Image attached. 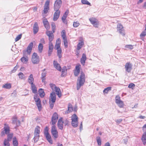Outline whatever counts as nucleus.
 I'll return each instance as SVG.
<instances>
[{
  "instance_id": "obj_20",
  "label": "nucleus",
  "mask_w": 146,
  "mask_h": 146,
  "mask_svg": "<svg viewBox=\"0 0 146 146\" xmlns=\"http://www.w3.org/2000/svg\"><path fill=\"white\" fill-rule=\"evenodd\" d=\"M79 42L78 43L77 46V50H79L84 45V43L82 39L79 40Z\"/></svg>"
},
{
  "instance_id": "obj_38",
  "label": "nucleus",
  "mask_w": 146,
  "mask_h": 146,
  "mask_svg": "<svg viewBox=\"0 0 146 146\" xmlns=\"http://www.w3.org/2000/svg\"><path fill=\"white\" fill-rule=\"evenodd\" d=\"M96 139L98 145L99 146L101 145L102 143L101 140L100 139V137L99 136H97L96 138Z\"/></svg>"
},
{
  "instance_id": "obj_47",
  "label": "nucleus",
  "mask_w": 146,
  "mask_h": 146,
  "mask_svg": "<svg viewBox=\"0 0 146 146\" xmlns=\"http://www.w3.org/2000/svg\"><path fill=\"white\" fill-rule=\"evenodd\" d=\"M9 141L6 139H5L4 141V144L5 146H9L10 144L9 142Z\"/></svg>"
},
{
  "instance_id": "obj_34",
  "label": "nucleus",
  "mask_w": 146,
  "mask_h": 146,
  "mask_svg": "<svg viewBox=\"0 0 146 146\" xmlns=\"http://www.w3.org/2000/svg\"><path fill=\"white\" fill-rule=\"evenodd\" d=\"M47 139L48 142L51 144L52 143V141L51 139V137L50 135L49 134L45 135Z\"/></svg>"
},
{
  "instance_id": "obj_19",
  "label": "nucleus",
  "mask_w": 146,
  "mask_h": 146,
  "mask_svg": "<svg viewBox=\"0 0 146 146\" xmlns=\"http://www.w3.org/2000/svg\"><path fill=\"white\" fill-rule=\"evenodd\" d=\"M33 46V43L32 42L30 43L28 46L27 48L26 51L27 52V53L29 54H30L31 52L32 48Z\"/></svg>"
},
{
  "instance_id": "obj_39",
  "label": "nucleus",
  "mask_w": 146,
  "mask_h": 146,
  "mask_svg": "<svg viewBox=\"0 0 146 146\" xmlns=\"http://www.w3.org/2000/svg\"><path fill=\"white\" fill-rule=\"evenodd\" d=\"M35 136L34 137V141L35 142H37L39 137V135L34 134Z\"/></svg>"
},
{
  "instance_id": "obj_54",
  "label": "nucleus",
  "mask_w": 146,
  "mask_h": 146,
  "mask_svg": "<svg viewBox=\"0 0 146 146\" xmlns=\"http://www.w3.org/2000/svg\"><path fill=\"white\" fill-rule=\"evenodd\" d=\"M52 27V31H53V32H54V30L55 29V23H52L51 24Z\"/></svg>"
},
{
  "instance_id": "obj_5",
  "label": "nucleus",
  "mask_w": 146,
  "mask_h": 146,
  "mask_svg": "<svg viewBox=\"0 0 146 146\" xmlns=\"http://www.w3.org/2000/svg\"><path fill=\"white\" fill-rule=\"evenodd\" d=\"M115 103L119 107L121 108L123 107V102L121 100L119 95H117L116 96L115 98Z\"/></svg>"
},
{
  "instance_id": "obj_22",
  "label": "nucleus",
  "mask_w": 146,
  "mask_h": 146,
  "mask_svg": "<svg viewBox=\"0 0 146 146\" xmlns=\"http://www.w3.org/2000/svg\"><path fill=\"white\" fill-rule=\"evenodd\" d=\"M43 23L44 27L47 30L49 29L50 26L49 23L46 19H43Z\"/></svg>"
},
{
  "instance_id": "obj_15",
  "label": "nucleus",
  "mask_w": 146,
  "mask_h": 146,
  "mask_svg": "<svg viewBox=\"0 0 146 146\" xmlns=\"http://www.w3.org/2000/svg\"><path fill=\"white\" fill-rule=\"evenodd\" d=\"M56 100V95L54 92H52L50 94L49 102L54 103Z\"/></svg>"
},
{
  "instance_id": "obj_27",
  "label": "nucleus",
  "mask_w": 146,
  "mask_h": 146,
  "mask_svg": "<svg viewBox=\"0 0 146 146\" xmlns=\"http://www.w3.org/2000/svg\"><path fill=\"white\" fill-rule=\"evenodd\" d=\"M38 92L40 97L43 98L45 94L43 89L42 88L39 89L38 90Z\"/></svg>"
},
{
  "instance_id": "obj_7",
  "label": "nucleus",
  "mask_w": 146,
  "mask_h": 146,
  "mask_svg": "<svg viewBox=\"0 0 146 146\" xmlns=\"http://www.w3.org/2000/svg\"><path fill=\"white\" fill-rule=\"evenodd\" d=\"M117 30L119 33L122 35L124 36L125 35V31L123 27L121 24H118L117 26Z\"/></svg>"
},
{
  "instance_id": "obj_45",
  "label": "nucleus",
  "mask_w": 146,
  "mask_h": 146,
  "mask_svg": "<svg viewBox=\"0 0 146 146\" xmlns=\"http://www.w3.org/2000/svg\"><path fill=\"white\" fill-rule=\"evenodd\" d=\"M18 75L19 76V78L21 79H23L25 76L24 75L22 72L19 73Z\"/></svg>"
},
{
  "instance_id": "obj_48",
  "label": "nucleus",
  "mask_w": 146,
  "mask_h": 146,
  "mask_svg": "<svg viewBox=\"0 0 146 146\" xmlns=\"http://www.w3.org/2000/svg\"><path fill=\"white\" fill-rule=\"evenodd\" d=\"M145 35H146V30H145V31H143L141 33L140 35V36L141 38H142Z\"/></svg>"
},
{
  "instance_id": "obj_12",
  "label": "nucleus",
  "mask_w": 146,
  "mask_h": 146,
  "mask_svg": "<svg viewBox=\"0 0 146 146\" xmlns=\"http://www.w3.org/2000/svg\"><path fill=\"white\" fill-rule=\"evenodd\" d=\"M50 1L49 0H47L44 4V9L43 10V13L44 14H46L48 12L49 9V5Z\"/></svg>"
},
{
  "instance_id": "obj_63",
  "label": "nucleus",
  "mask_w": 146,
  "mask_h": 146,
  "mask_svg": "<svg viewBox=\"0 0 146 146\" xmlns=\"http://www.w3.org/2000/svg\"><path fill=\"white\" fill-rule=\"evenodd\" d=\"M40 42H41V43L44 44H45V41L44 39L43 38H42L40 40Z\"/></svg>"
},
{
  "instance_id": "obj_36",
  "label": "nucleus",
  "mask_w": 146,
  "mask_h": 146,
  "mask_svg": "<svg viewBox=\"0 0 146 146\" xmlns=\"http://www.w3.org/2000/svg\"><path fill=\"white\" fill-rule=\"evenodd\" d=\"M3 88L9 89L11 88V85L10 84H6L3 86Z\"/></svg>"
},
{
  "instance_id": "obj_23",
  "label": "nucleus",
  "mask_w": 146,
  "mask_h": 146,
  "mask_svg": "<svg viewBox=\"0 0 146 146\" xmlns=\"http://www.w3.org/2000/svg\"><path fill=\"white\" fill-rule=\"evenodd\" d=\"M86 59V54L84 53L83 54L82 57L80 59L81 63L82 65H84Z\"/></svg>"
},
{
  "instance_id": "obj_28",
  "label": "nucleus",
  "mask_w": 146,
  "mask_h": 146,
  "mask_svg": "<svg viewBox=\"0 0 146 146\" xmlns=\"http://www.w3.org/2000/svg\"><path fill=\"white\" fill-rule=\"evenodd\" d=\"M28 82L31 84H33L34 78H33V75L31 74L29 76L28 79Z\"/></svg>"
},
{
  "instance_id": "obj_57",
  "label": "nucleus",
  "mask_w": 146,
  "mask_h": 146,
  "mask_svg": "<svg viewBox=\"0 0 146 146\" xmlns=\"http://www.w3.org/2000/svg\"><path fill=\"white\" fill-rule=\"evenodd\" d=\"M132 65L131 64L128 63V72L132 69Z\"/></svg>"
},
{
  "instance_id": "obj_64",
  "label": "nucleus",
  "mask_w": 146,
  "mask_h": 146,
  "mask_svg": "<svg viewBox=\"0 0 146 146\" xmlns=\"http://www.w3.org/2000/svg\"><path fill=\"white\" fill-rule=\"evenodd\" d=\"M122 121V119H118L117 120H116V122L117 123H120Z\"/></svg>"
},
{
  "instance_id": "obj_21",
  "label": "nucleus",
  "mask_w": 146,
  "mask_h": 146,
  "mask_svg": "<svg viewBox=\"0 0 146 146\" xmlns=\"http://www.w3.org/2000/svg\"><path fill=\"white\" fill-rule=\"evenodd\" d=\"M53 65L54 67L56 68L57 70L59 71H61V68L60 65L55 60L53 62Z\"/></svg>"
},
{
  "instance_id": "obj_62",
  "label": "nucleus",
  "mask_w": 146,
  "mask_h": 146,
  "mask_svg": "<svg viewBox=\"0 0 146 146\" xmlns=\"http://www.w3.org/2000/svg\"><path fill=\"white\" fill-rule=\"evenodd\" d=\"M16 124L17 126H19L20 124V122L19 120H17L16 122Z\"/></svg>"
},
{
  "instance_id": "obj_31",
  "label": "nucleus",
  "mask_w": 146,
  "mask_h": 146,
  "mask_svg": "<svg viewBox=\"0 0 146 146\" xmlns=\"http://www.w3.org/2000/svg\"><path fill=\"white\" fill-rule=\"evenodd\" d=\"M21 61L24 64H26L28 60V57H22L21 59Z\"/></svg>"
},
{
  "instance_id": "obj_11",
  "label": "nucleus",
  "mask_w": 146,
  "mask_h": 146,
  "mask_svg": "<svg viewBox=\"0 0 146 146\" xmlns=\"http://www.w3.org/2000/svg\"><path fill=\"white\" fill-rule=\"evenodd\" d=\"M36 96H35L34 99L35 102H36V105L38 107V110L40 111L41 109V101L39 98H36Z\"/></svg>"
},
{
  "instance_id": "obj_61",
  "label": "nucleus",
  "mask_w": 146,
  "mask_h": 146,
  "mask_svg": "<svg viewBox=\"0 0 146 146\" xmlns=\"http://www.w3.org/2000/svg\"><path fill=\"white\" fill-rule=\"evenodd\" d=\"M18 68V66H15L13 68V69L12 70V72H15L16 70H17Z\"/></svg>"
},
{
  "instance_id": "obj_59",
  "label": "nucleus",
  "mask_w": 146,
  "mask_h": 146,
  "mask_svg": "<svg viewBox=\"0 0 146 146\" xmlns=\"http://www.w3.org/2000/svg\"><path fill=\"white\" fill-rule=\"evenodd\" d=\"M65 69H64V68H63L62 70V74L61 75V76H63V74L66 71V70H65Z\"/></svg>"
},
{
  "instance_id": "obj_30",
  "label": "nucleus",
  "mask_w": 146,
  "mask_h": 146,
  "mask_svg": "<svg viewBox=\"0 0 146 146\" xmlns=\"http://www.w3.org/2000/svg\"><path fill=\"white\" fill-rule=\"evenodd\" d=\"M31 89L33 93H36L37 92V90L35 85L34 84H31Z\"/></svg>"
},
{
  "instance_id": "obj_1",
  "label": "nucleus",
  "mask_w": 146,
  "mask_h": 146,
  "mask_svg": "<svg viewBox=\"0 0 146 146\" xmlns=\"http://www.w3.org/2000/svg\"><path fill=\"white\" fill-rule=\"evenodd\" d=\"M85 80V74L82 72L81 73L80 77L78 78L77 82V90H78L83 86Z\"/></svg>"
},
{
  "instance_id": "obj_46",
  "label": "nucleus",
  "mask_w": 146,
  "mask_h": 146,
  "mask_svg": "<svg viewBox=\"0 0 146 146\" xmlns=\"http://www.w3.org/2000/svg\"><path fill=\"white\" fill-rule=\"evenodd\" d=\"M135 85L132 83H131L128 85V88H131L132 89H133L135 87Z\"/></svg>"
},
{
  "instance_id": "obj_43",
  "label": "nucleus",
  "mask_w": 146,
  "mask_h": 146,
  "mask_svg": "<svg viewBox=\"0 0 146 146\" xmlns=\"http://www.w3.org/2000/svg\"><path fill=\"white\" fill-rule=\"evenodd\" d=\"M81 2L83 4H86L87 5H90V3L87 0H82Z\"/></svg>"
},
{
  "instance_id": "obj_25",
  "label": "nucleus",
  "mask_w": 146,
  "mask_h": 146,
  "mask_svg": "<svg viewBox=\"0 0 146 146\" xmlns=\"http://www.w3.org/2000/svg\"><path fill=\"white\" fill-rule=\"evenodd\" d=\"M45 69H44L42 70V72L41 74V78L42 82H45V77L46 75V72L45 71Z\"/></svg>"
},
{
  "instance_id": "obj_18",
  "label": "nucleus",
  "mask_w": 146,
  "mask_h": 146,
  "mask_svg": "<svg viewBox=\"0 0 146 146\" xmlns=\"http://www.w3.org/2000/svg\"><path fill=\"white\" fill-rule=\"evenodd\" d=\"M49 50L48 51V55L50 56L51 54L53 49V46L51 42H49Z\"/></svg>"
},
{
  "instance_id": "obj_52",
  "label": "nucleus",
  "mask_w": 146,
  "mask_h": 146,
  "mask_svg": "<svg viewBox=\"0 0 146 146\" xmlns=\"http://www.w3.org/2000/svg\"><path fill=\"white\" fill-rule=\"evenodd\" d=\"M13 146H17L18 144L17 141L14 139H13Z\"/></svg>"
},
{
  "instance_id": "obj_53",
  "label": "nucleus",
  "mask_w": 146,
  "mask_h": 146,
  "mask_svg": "<svg viewBox=\"0 0 146 146\" xmlns=\"http://www.w3.org/2000/svg\"><path fill=\"white\" fill-rule=\"evenodd\" d=\"M80 25V23L78 22H74L73 25L74 27H76Z\"/></svg>"
},
{
  "instance_id": "obj_17",
  "label": "nucleus",
  "mask_w": 146,
  "mask_h": 146,
  "mask_svg": "<svg viewBox=\"0 0 146 146\" xmlns=\"http://www.w3.org/2000/svg\"><path fill=\"white\" fill-rule=\"evenodd\" d=\"M57 125L60 129L62 130L63 129V121L62 120V118L59 119L57 123Z\"/></svg>"
},
{
  "instance_id": "obj_32",
  "label": "nucleus",
  "mask_w": 146,
  "mask_h": 146,
  "mask_svg": "<svg viewBox=\"0 0 146 146\" xmlns=\"http://www.w3.org/2000/svg\"><path fill=\"white\" fill-rule=\"evenodd\" d=\"M111 90V87H108L105 88L103 90V92L104 94H107L108 92Z\"/></svg>"
},
{
  "instance_id": "obj_2",
  "label": "nucleus",
  "mask_w": 146,
  "mask_h": 146,
  "mask_svg": "<svg viewBox=\"0 0 146 146\" xmlns=\"http://www.w3.org/2000/svg\"><path fill=\"white\" fill-rule=\"evenodd\" d=\"M72 125L74 127H76L78 125V117L76 114H74L71 117Z\"/></svg>"
},
{
  "instance_id": "obj_29",
  "label": "nucleus",
  "mask_w": 146,
  "mask_h": 146,
  "mask_svg": "<svg viewBox=\"0 0 146 146\" xmlns=\"http://www.w3.org/2000/svg\"><path fill=\"white\" fill-rule=\"evenodd\" d=\"M40 128V127L38 126L36 127L35 130L34 134L39 135Z\"/></svg>"
},
{
  "instance_id": "obj_8",
  "label": "nucleus",
  "mask_w": 146,
  "mask_h": 146,
  "mask_svg": "<svg viewBox=\"0 0 146 146\" xmlns=\"http://www.w3.org/2000/svg\"><path fill=\"white\" fill-rule=\"evenodd\" d=\"M143 131H144L143 133L141 139L144 145H145L146 143V124L143 127Z\"/></svg>"
},
{
  "instance_id": "obj_3",
  "label": "nucleus",
  "mask_w": 146,
  "mask_h": 146,
  "mask_svg": "<svg viewBox=\"0 0 146 146\" xmlns=\"http://www.w3.org/2000/svg\"><path fill=\"white\" fill-rule=\"evenodd\" d=\"M50 85L52 90L55 91L56 94L59 98H60L61 96V94L60 89L59 88L57 87L54 84H50Z\"/></svg>"
},
{
  "instance_id": "obj_49",
  "label": "nucleus",
  "mask_w": 146,
  "mask_h": 146,
  "mask_svg": "<svg viewBox=\"0 0 146 146\" xmlns=\"http://www.w3.org/2000/svg\"><path fill=\"white\" fill-rule=\"evenodd\" d=\"M64 40V46L66 47H68V42L67 41V40L66 38H63Z\"/></svg>"
},
{
  "instance_id": "obj_9",
  "label": "nucleus",
  "mask_w": 146,
  "mask_h": 146,
  "mask_svg": "<svg viewBox=\"0 0 146 146\" xmlns=\"http://www.w3.org/2000/svg\"><path fill=\"white\" fill-rule=\"evenodd\" d=\"M51 132L54 138H57L58 137V132L56 127L54 125H53L52 127Z\"/></svg>"
},
{
  "instance_id": "obj_4",
  "label": "nucleus",
  "mask_w": 146,
  "mask_h": 146,
  "mask_svg": "<svg viewBox=\"0 0 146 146\" xmlns=\"http://www.w3.org/2000/svg\"><path fill=\"white\" fill-rule=\"evenodd\" d=\"M31 61L34 64H37L40 62L39 58L37 53H34L32 56Z\"/></svg>"
},
{
  "instance_id": "obj_55",
  "label": "nucleus",
  "mask_w": 146,
  "mask_h": 146,
  "mask_svg": "<svg viewBox=\"0 0 146 146\" xmlns=\"http://www.w3.org/2000/svg\"><path fill=\"white\" fill-rule=\"evenodd\" d=\"M99 23L98 21H97L94 24H92L93 25V26L95 27H98V26L99 25Z\"/></svg>"
},
{
  "instance_id": "obj_58",
  "label": "nucleus",
  "mask_w": 146,
  "mask_h": 146,
  "mask_svg": "<svg viewBox=\"0 0 146 146\" xmlns=\"http://www.w3.org/2000/svg\"><path fill=\"white\" fill-rule=\"evenodd\" d=\"M50 106V108L52 109L53 107L54 103H53L52 102H49Z\"/></svg>"
},
{
  "instance_id": "obj_56",
  "label": "nucleus",
  "mask_w": 146,
  "mask_h": 146,
  "mask_svg": "<svg viewBox=\"0 0 146 146\" xmlns=\"http://www.w3.org/2000/svg\"><path fill=\"white\" fill-rule=\"evenodd\" d=\"M18 120L16 117H13L12 119L13 123L14 124H15L16 122Z\"/></svg>"
},
{
  "instance_id": "obj_40",
  "label": "nucleus",
  "mask_w": 146,
  "mask_h": 146,
  "mask_svg": "<svg viewBox=\"0 0 146 146\" xmlns=\"http://www.w3.org/2000/svg\"><path fill=\"white\" fill-rule=\"evenodd\" d=\"M57 54L58 55L59 58H61L62 57V55L61 54L62 52V50L61 48L57 49Z\"/></svg>"
},
{
  "instance_id": "obj_44",
  "label": "nucleus",
  "mask_w": 146,
  "mask_h": 146,
  "mask_svg": "<svg viewBox=\"0 0 146 146\" xmlns=\"http://www.w3.org/2000/svg\"><path fill=\"white\" fill-rule=\"evenodd\" d=\"M60 44H59V43L56 42V44L54 47V49L56 50H57L60 48Z\"/></svg>"
},
{
  "instance_id": "obj_35",
  "label": "nucleus",
  "mask_w": 146,
  "mask_h": 146,
  "mask_svg": "<svg viewBox=\"0 0 146 146\" xmlns=\"http://www.w3.org/2000/svg\"><path fill=\"white\" fill-rule=\"evenodd\" d=\"M92 24H94L96 22L98 21V20L94 18H90L89 19Z\"/></svg>"
},
{
  "instance_id": "obj_13",
  "label": "nucleus",
  "mask_w": 146,
  "mask_h": 146,
  "mask_svg": "<svg viewBox=\"0 0 146 146\" xmlns=\"http://www.w3.org/2000/svg\"><path fill=\"white\" fill-rule=\"evenodd\" d=\"M58 119V115L56 113H54L52 118V124L53 125L56 123Z\"/></svg>"
},
{
  "instance_id": "obj_10",
  "label": "nucleus",
  "mask_w": 146,
  "mask_h": 146,
  "mask_svg": "<svg viewBox=\"0 0 146 146\" xmlns=\"http://www.w3.org/2000/svg\"><path fill=\"white\" fill-rule=\"evenodd\" d=\"M62 3L61 0H56L54 5V9L59 10Z\"/></svg>"
},
{
  "instance_id": "obj_26",
  "label": "nucleus",
  "mask_w": 146,
  "mask_h": 146,
  "mask_svg": "<svg viewBox=\"0 0 146 146\" xmlns=\"http://www.w3.org/2000/svg\"><path fill=\"white\" fill-rule=\"evenodd\" d=\"M80 67L79 66H76V70L74 72V74L75 76H78L80 72Z\"/></svg>"
},
{
  "instance_id": "obj_42",
  "label": "nucleus",
  "mask_w": 146,
  "mask_h": 146,
  "mask_svg": "<svg viewBox=\"0 0 146 146\" xmlns=\"http://www.w3.org/2000/svg\"><path fill=\"white\" fill-rule=\"evenodd\" d=\"M73 108L71 106H69L68 108V110L65 111L66 113H68L72 111Z\"/></svg>"
},
{
  "instance_id": "obj_14",
  "label": "nucleus",
  "mask_w": 146,
  "mask_h": 146,
  "mask_svg": "<svg viewBox=\"0 0 146 146\" xmlns=\"http://www.w3.org/2000/svg\"><path fill=\"white\" fill-rule=\"evenodd\" d=\"M56 11L54 14L53 20L54 21H56L59 18L60 13V11L59 10L54 9Z\"/></svg>"
},
{
  "instance_id": "obj_33",
  "label": "nucleus",
  "mask_w": 146,
  "mask_h": 146,
  "mask_svg": "<svg viewBox=\"0 0 146 146\" xmlns=\"http://www.w3.org/2000/svg\"><path fill=\"white\" fill-rule=\"evenodd\" d=\"M43 48V46L42 44L40 43L38 46V52L40 53H41L42 51Z\"/></svg>"
},
{
  "instance_id": "obj_41",
  "label": "nucleus",
  "mask_w": 146,
  "mask_h": 146,
  "mask_svg": "<svg viewBox=\"0 0 146 146\" xmlns=\"http://www.w3.org/2000/svg\"><path fill=\"white\" fill-rule=\"evenodd\" d=\"M61 36L63 38H66V32L64 30H62L61 32Z\"/></svg>"
},
{
  "instance_id": "obj_16",
  "label": "nucleus",
  "mask_w": 146,
  "mask_h": 146,
  "mask_svg": "<svg viewBox=\"0 0 146 146\" xmlns=\"http://www.w3.org/2000/svg\"><path fill=\"white\" fill-rule=\"evenodd\" d=\"M46 35L48 36L49 42H51L54 38V35L51 31H47L46 32Z\"/></svg>"
},
{
  "instance_id": "obj_50",
  "label": "nucleus",
  "mask_w": 146,
  "mask_h": 146,
  "mask_svg": "<svg viewBox=\"0 0 146 146\" xmlns=\"http://www.w3.org/2000/svg\"><path fill=\"white\" fill-rule=\"evenodd\" d=\"M22 35L21 34L18 35L15 39L16 42L18 41L21 38Z\"/></svg>"
},
{
  "instance_id": "obj_24",
  "label": "nucleus",
  "mask_w": 146,
  "mask_h": 146,
  "mask_svg": "<svg viewBox=\"0 0 146 146\" xmlns=\"http://www.w3.org/2000/svg\"><path fill=\"white\" fill-rule=\"evenodd\" d=\"M33 33L35 34H36L38 31V27L36 22L35 23L33 27Z\"/></svg>"
},
{
  "instance_id": "obj_51",
  "label": "nucleus",
  "mask_w": 146,
  "mask_h": 146,
  "mask_svg": "<svg viewBox=\"0 0 146 146\" xmlns=\"http://www.w3.org/2000/svg\"><path fill=\"white\" fill-rule=\"evenodd\" d=\"M13 137V134H10L8 135L7 140L8 141H10L11 140Z\"/></svg>"
},
{
  "instance_id": "obj_37",
  "label": "nucleus",
  "mask_w": 146,
  "mask_h": 146,
  "mask_svg": "<svg viewBox=\"0 0 146 146\" xmlns=\"http://www.w3.org/2000/svg\"><path fill=\"white\" fill-rule=\"evenodd\" d=\"M69 13V11L68 10H66V12H65L63 16L62 17V19H66V17L68 16V15Z\"/></svg>"
},
{
  "instance_id": "obj_6",
  "label": "nucleus",
  "mask_w": 146,
  "mask_h": 146,
  "mask_svg": "<svg viewBox=\"0 0 146 146\" xmlns=\"http://www.w3.org/2000/svg\"><path fill=\"white\" fill-rule=\"evenodd\" d=\"M4 130L2 131L1 134L2 136L5 135V134H7L9 133V127L8 125L6 123L4 124Z\"/></svg>"
},
{
  "instance_id": "obj_60",
  "label": "nucleus",
  "mask_w": 146,
  "mask_h": 146,
  "mask_svg": "<svg viewBox=\"0 0 146 146\" xmlns=\"http://www.w3.org/2000/svg\"><path fill=\"white\" fill-rule=\"evenodd\" d=\"M63 123L64 124V125L66 126L68 125V121L67 120H66L64 121H63Z\"/></svg>"
}]
</instances>
